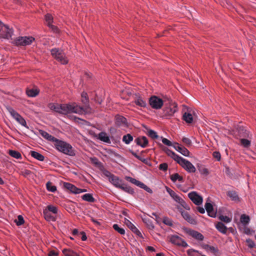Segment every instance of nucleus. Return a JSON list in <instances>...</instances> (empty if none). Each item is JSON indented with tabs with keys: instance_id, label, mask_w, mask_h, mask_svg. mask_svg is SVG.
I'll list each match as a JSON object with an SVG mask.
<instances>
[{
	"instance_id": "1",
	"label": "nucleus",
	"mask_w": 256,
	"mask_h": 256,
	"mask_svg": "<svg viewBox=\"0 0 256 256\" xmlns=\"http://www.w3.org/2000/svg\"><path fill=\"white\" fill-rule=\"evenodd\" d=\"M48 108L51 110L64 115L72 113L82 114L86 112L83 107L78 106L75 102L63 104L50 103L48 104Z\"/></svg>"
},
{
	"instance_id": "2",
	"label": "nucleus",
	"mask_w": 256,
	"mask_h": 256,
	"mask_svg": "<svg viewBox=\"0 0 256 256\" xmlns=\"http://www.w3.org/2000/svg\"><path fill=\"white\" fill-rule=\"evenodd\" d=\"M54 148L59 152L70 156H74L76 151L72 146L66 141L56 139L54 144Z\"/></svg>"
},
{
	"instance_id": "3",
	"label": "nucleus",
	"mask_w": 256,
	"mask_h": 256,
	"mask_svg": "<svg viewBox=\"0 0 256 256\" xmlns=\"http://www.w3.org/2000/svg\"><path fill=\"white\" fill-rule=\"evenodd\" d=\"M178 111L177 104L175 102L170 100L168 104H165V107L163 110V117L166 119L172 118Z\"/></svg>"
},
{
	"instance_id": "4",
	"label": "nucleus",
	"mask_w": 256,
	"mask_h": 256,
	"mask_svg": "<svg viewBox=\"0 0 256 256\" xmlns=\"http://www.w3.org/2000/svg\"><path fill=\"white\" fill-rule=\"evenodd\" d=\"M50 52L52 57L61 64H66L68 63V60L63 50L58 48H54L51 50Z\"/></svg>"
},
{
	"instance_id": "5",
	"label": "nucleus",
	"mask_w": 256,
	"mask_h": 256,
	"mask_svg": "<svg viewBox=\"0 0 256 256\" xmlns=\"http://www.w3.org/2000/svg\"><path fill=\"white\" fill-rule=\"evenodd\" d=\"M104 174L108 178L109 182L116 188H120L124 183L123 180L119 177L112 174L108 170H104Z\"/></svg>"
},
{
	"instance_id": "6",
	"label": "nucleus",
	"mask_w": 256,
	"mask_h": 256,
	"mask_svg": "<svg viewBox=\"0 0 256 256\" xmlns=\"http://www.w3.org/2000/svg\"><path fill=\"white\" fill-rule=\"evenodd\" d=\"M34 40L32 36H18L13 40V44L16 46H26L30 45Z\"/></svg>"
},
{
	"instance_id": "7",
	"label": "nucleus",
	"mask_w": 256,
	"mask_h": 256,
	"mask_svg": "<svg viewBox=\"0 0 256 256\" xmlns=\"http://www.w3.org/2000/svg\"><path fill=\"white\" fill-rule=\"evenodd\" d=\"M177 162L189 173L194 172L196 170V168L192 162L182 156Z\"/></svg>"
},
{
	"instance_id": "8",
	"label": "nucleus",
	"mask_w": 256,
	"mask_h": 256,
	"mask_svg": "<svg viewBox=\"0 0 256 256\" xmlns=\"http://www.w3.org/2000/svg\"><path fill=\"white\" fill-rule=\"evenodd\" d=\"M149 104L154 109L159 110L164 104L162 100L157 96H152L149 98Z\"/></svg>"
},
{
	"instance_id": "9",
	"label": "nucleus",
	"mask_w": 256,
	"mask_h": 256,
	"mask_svg": "<svg viewBox=\"0 0 256 256\" xmlns=\"http://www.w3.org/2000/svg\"><path fill=\"white\" fill-rule=\"evenodd\" d=\"M8 110L12 118L20 124L26 128H28L26 120L17 112L12 108H9Z\"/></svg>"
},
{
	"instance_id": "10",
	"label": "nucleus",
	"mask_w": 256,
	"mask_h": 256,
	"mask_svg": "<svg viewBox=\"0 0 256 256\" xmlns=\"http://www.w3.org/2000/svg\"><path fill=\"white\" fill-rule=\"evenodd\" d=\"M134 102L138 106L146 108L147 106L146 100L139 93H135L133 96Z\"/></svg>"
},
{
	"instance_id": "11",
	"label": "nucleus",
	"mask_w": 256,
	"mask_h": 256,
	"mask_svg": "<svg viewBox=\"0 0 256 256\" xmlns=\"http://www.w3.org/2000/svg\"><path fill=\"white\" fill-rule=\"evenodd\" d=\"M189 198L196 205L200 206L202 203V197L196 192H192L188 194Z\"/></svg>"
},
{
	"instance_id": "12",
	"label": "nucleus",
	"mask_w": 256,
	"mask_h": 256,
	"mask_svg": "<svg viewBox=\"0 0 256 256\" xmlns=\"http://www.w3.org/2000/svg\"><path fill=\"white\" fill-rule=\"evenodd\" d=\"M124 223L136 236L140 238H144L141 232L129 220L126 218H124Z\"/></svg>"
},
{
	"instance_id": "13",
	"label": "nucleus",
	"mask_w": 256,
	"mask_h": 256,
	"mask_svg": "<svg viewBox=\"0 0 256 256\" xmlns=\"http://www.w3.org/2000/svg\"><path fill=\"white\" fill-rule=\"evenodd\" d=\"M170 241L176 245L182 246L184 248H186L188 246L187 242L178 236H172L170 238Z\"/></svg>"
},
{
	"instance_id": "14",
	"label": "nucleus",
	"mask_w": 256,
	"mask_h": 256,
	"mask_svg": "<svg viewBox=\"0 0 256 256\" xmlns=\"http://www.w3.org/2000/svg\"><path fill=\"white\" fill-rule=\"evenodd\" d=\"M173 148L178 152L185 156H188L190 152L184 146H180L178 143L174 142L172 145Z\"/></svg>"
},
{
	"instance_id": "15",
	"label": "nucleus",
	"mask_w": 256,
	"mask_h": 256,
	"mask_svg": "<svg viewBox=\"0 0 256 256\" xmlns=\"http://www.w3.org/2000/svg\"><path fill=\"white\" fill-rule=\"evenodd\" d=\"M205 209L209 216L212 218H216V211L213 207L212 204L210 202H206L205 204Z\"/></svg>"
},
{
	"instance_id": "16",
	"label": "nucleus",
	"mask_w": 256,
	"mask_h": 256,
	"mask_svg": "<svg viewBox=\"0 0 256 256\" xmlns=\"http://www.w3.org/2000/svg\"><path fill=\"white\" fill-rule=\"evenodd\" d=\"M187 233L198 241H202L204 239V236L198 231L193 230H188Z\"/></svg>"
},
{
	"instance_id": "17",
	"label": "nucleus",
	"mask_w": 256,
	"mask_h": 256,
	"mask_svg": "<svg viewBox=\"0 0 256 256\" xmlns=\"http://www.w3.org/2000/svg\"><path fill=\"white\" fill-rule=\"evenodd\" d=\"M38 132H39V134L44 139H46V140H47L49 142H54H54H56V140L57 139V138L50 135L48 132H46L44 130H38Z\"/></svg>"
},
{
	"instance_id": "18",
	"label": "nucleus",
	"mask_w": 256,
	"mask_h": 256,
	"mask_svg": "<svg viewBox=\"0 0 256 256\" xmlns=\"http://www.w3.org/2000/svg\"><path fill=\"white\" fill-rule=\"evenodd\" d=\"M137 145L140 146L142 148H146L148 144V140L144 136H139L134 140Z\"/></svg>"
},
{
	"instance_id": "19",
	"label": "nucleus",
	"mask_w": 256,
	"mask_h": 256,
	"mask_svg": "<svg viewBox=\"0 0 256 256\" xmlns=\"http://www.w3.org/2000/svg\"><path fill=\"white\" fill-rule=\"evenodd\" d=\"M45 20L47 26L50 28H52L54 31H57V27L52 24V23L53 22V17L50 14H47L45 15Z\"/></svg>"
},
{
	"instance_id": "20",
	"label": "nucleus",
	"mask_w": 256,
	"mask_h": 256,
	"mask_svg": "<svg viewBox=\"0 0 256 256\" xmlns=\"http://www.w3.org/2000/svg\"><path fill=\"white\" fill-rule=\"evenodd\" d=\"M181 214L184 218L188 222L192 224H195L196 222L194 218L191 216L188 213V212L181 210Z\"/></svg>"
},
{
	"instance_id": "21",
	"label": "nucleus",
	"mask_w": 256,
	"mask_h": 256,
	"mask_svg": "<svg viewBox=\"0 0 256 256\" xmlns=\"http://www.w3.org/2000/svg\"><path fill=\"white\" fill-rule=\"evenodd\" d=\"M164 152L166 154L174 159L176 162L180 158V156L176 154L174 152L170 150L168 148L164 147L162 148Z\"/></svg>"
},
{
	"instance_id": "22",
	"label": "nucleus",
	"mask_w": 256,
	"mask_h": 256,
	"mask_svg": "<svg viewBox=\"0 0 256 256\" xmlns=\"http://www.w3.org/2000/svg\"><path fill=\"white\" fill-rule=\"evenodd\" d=\"M166 192L170 195L172 198L176 202L179 203L182 198L178 196L173 190L166 186Z\"/></svg>"
},
{
	"instance_id": "23",
	"label": "nucleus",
	"mask_w": 256,
	"mask_h": 256,
	"mask_svg": "<svg viewBox=\"0 0 256 256\" xmlns=\"http://www.w3.org/2000/svg\"><path fill=\"white\" fill-rule=\"evenodd\" d=\"M98 138L106 143L110 144L111 142L109 136L104 132H100L98 135Z\"/></svg>"
},
{
	"instance_id": "24",
	"label": "nucleus",
	"mask_w": 256,
	"mask_h": 256,
	"mask_svg": "<svg viewBox=\"0 0 256 256\" xmlns=\"http://www.w3.org/2000/svg\"><path fill=\"white\" fill-rule=\"evenodd\" d=\"M126 118L120 115H117L115 117V123L118 126H124L126 124Z\"/></svg>"
},
{
	"instance_id": "25",
	"label": "nucleus",
	"mask_w": 256,
	"mask_h": 256,
	"mask_svg": "<svg viewBox=\"0 0 256 256\" xmlns=\"http://www.w3.org/2000/svg\"><path fill=\"white\" fill-rule=\"evenodd\" d=\"M64 186L65 188L70 190L72 193L77 194L78 188L74 185L69 182H64Z\"/></svg>"
},
{
	"instance_id": "26",
	"label": "nucleus",
	"mask_w": 256,
	"mask_h": 256,
	"mask_svg": "<svg viewBox=\"0 0 256 256\" xmlns=\"http://www.w3.org/2000/svg\"><path fill=\"white\" fill-rule=\"evenodd\" d=\"M170 179L173 182H176V181H178L181 183L184 182V178L178 173H175L170 175Z\"/></svg>"
},
{
	"instance_id": "27",
	"label": "nucleus",
	"mask_w": 256,
	"mask_h": 256,
	"mask_svg": "<svg viewBox=\"0 0 256 256\" xmlns=\"http://www.w3.org/2000/svg\"><path fill=\"white\" fill-rule=\"evenodd\" d=\"M182 120L187 124H191L193 122V116L190 112H185L183 114Z\"/></svg>"
},
{
	"instance_id": "28",
	"label": "nucleus",
	"mask_w": 256,
	"mask_h": 256,
	"mask_svg": "<svg viewBox=\"0 0 256 256\" xmlns=\"http://www.w3.org/2000/svg\"><path fill=\"white\" fill-rule=\"evenodd\" d=\"M40 92V90L38 88H28L26 90V94L29 97H35Z\"/></svg>"
},
{
	"instance_id": "29",
	"label": "nucleus",
	"mask_w": 256,
	"mask_h": 256,
	"mask_svg": "<svg viewBox=\"0 0 256 256\" xmlns=\"http://www.w3.org/2000/svg\"><path fill=\"white\" fill-rule=\"evenodd\" d=\"M216 228L221 233L226 234L227 232L226 226L222 222H218L216 226Z\"/></svg>"
},
{
	"instance_id": "30",
	"label": "nucleus",
	"mask_w": 256,
	"mask_h": 256,
	"mask_svg": "<svg viewBox=\"0 0 256 256\" xmlns=\"http://www.w3.org/2000/svg\"><path fill=\"white\" fill-rule=\"evenodd\" d=\"M83 200L90 202H94L96 201L95 198L91 194H86L82 196Z\"/></svg>"
},
{
	"instance_id": "31",
	"label": "nucleus",
	"mask_w": 256,
	"mask_h": 256,
	"mask_svg": "<svg viewBox=\"0 0 256 256\" xmlns=\"http://www.w3.org/2000/svg\"><path fill=\"white\" fill-rule=\"evenodd\" d=\"M240 221L243 226H246L250 222V218L248 215L242 214L240 216Z\"/></svg>"
},
{
	"instance_id": "32",
	"label": "nucleus",
	"mask_w": 256,
	"mask_h": 256,
	"mask_svg": "<svg viewBox=\"0 0 256 256\" xmlns=\"http://www.w3.org/2000/svg\"><path fill=\"white\" fill-rule=\"evenodd\" d=\"M227 195L230 199L235 202L239 201V197L236 192L234 190H230L228 192Z\"/></svg>"
},
{
	"instance_id": "33",
	"label": "nucleus",
	"mask_w": 256,
	"mask_h": 256,
	"mask_svg": "<svg viewBox=\"0 0 256 256\" xmlns=\"http://www.w3.org/2000/svg\"><path fill=\"white\" fill-rule=\"evenodd\" d=\"M120 189L124 191L125 192L133 194L134 193V188H132L130 186H128L126 184H124V182L122 186V187L120 188Z\"/></svg>"
},
{
	"instance_id": "34",
	"label": "nucleus",
	"mask_w": 256,
	"mask_h": 256,
	"mask_svg": "<svg viewBox=\"0 0 256 256\" xmlns=\"http://www.w3.org/2000/svg\"><path fill=\"white\" fill-rule=\"evenodd\" d=\"M43 214L44 215V218L46 221H56V218L54 216L51 215V214L48 212L47 210H44Z\"/></svg>"
},
{
	"instance_id": "35",
	"label": "nucleus",
	"mask_w": 256,
	"mask_h": 256,
	"mask_svg": "<svg viewBox=\"0 0 256 256\" xmlns=\"http://www.w3.org/2000/svg\"><path fill=\"white\" fill-rule=\"evenodd\" d=\"M30 154L36 160L41 162L44 160V156L41 154L36 151H31Z\"/></svg>"
},
{
	"instance_id": "36",
	"label": "nucleus",
	"mask_w": 256,
	"mask_h": 256,
	"mask_svg": "<svg viewBox=\"0 0 256 256\" xmlns=\"http://www.w3.org/2000/svg\"><path fill=\"white\" fill-rule=\"evenodd\" d=\"M126 179L127 180H128V182H130L135 184L136 186L140 188L141 186V185L142 183L140 181H139V180H138L134 178H132V177H130V176H126Z\"/></svg>"
},
{
	"instance_id": "37",
	"label": "nucleus",
	"mask_w": 256,
	"mask_h": 256,
	"mask_svg": "<svg viewBox=\"0 0 256 256\" xmlns=\"http://www.w3.org/2000/svg\"><path fill=\"white\" fill-rule=\"evenodd\" d=\"M133 140V136L130 134H127L123 136L122 142L126 144H130Z\"/></svg>"
},
{
	"instance_id": "38",
	"label": "nucleus",
	"mask_w": 256,
	"mask_h": 256,
	"mask_svg": "<svg viewBox=\"0 0 256 256\" xmlns=\"http://www.w3.org/2000/svg\"><path fill=\"white\" fill-rule=\"evenodd\" d=\"M9 154L16 159H20L22 158V155L18 151L14 150H10L9 151Z\"/></svg>"
},
{
	"instance_id": "39",
	"label": "nucleus",
	"mask_w": 256,
	"mask_h": 256,
	"mask_svg": "<svg viewBox=\"0 0 256 256\" xmlns=\"http://www.w3.org/2000/svg\"><path fill=\"white\" fill-rule=\"evenodd\" d=\"M187 254L188 256H199L202 253L198 250L191 248L187 250Z\"/></svg>"
},
{
	"instance_id": "40",
	"label": "nucleus",
	"mask_w": 256,
	"mask_h": 256,
	"mask_svg": "<svg viewBox=\"0 0 256 256\" xmlns=\"http://www.w3.org/2000/svg\"><path fill=\"white\" fill-rule=\"evenodd\" d=\"M112 228L120 234L122 235H124L125 234V230L124 228L120 227L118 224H113Z\"/></svg>"
},
{
	"instance_id": "41",
	"label": "nucleus",
	"mask_w": 256,
	"mask_h": 256,
	"mask_svg": "<svg viewBox=\"0 0 256 256\" xmlns=\"http://www.w3.org/2000/svg\"><path fill=\"white\" fill-rule=\"evenodd\" d=\"M44 210H47L49 212H52L54 214H56L58 211L57 207L52 204L48 205Z\"/></svg>"
},
{
	"instance_id": "42",
	"label": "nucleus",
	"mask_w": 256,
	"mask_h": 256,
	"mask_svg": "<svg viewBox=\"0 0 256 256\" xmlns=\"http://www.w3.org/2000/svg\"><path fill=\"white\" fill-rule=\"evenodd\" d=\"M46 188L48 190L54 192L56 190V186L48 182L46 184Z\"/></svg>"
},
{
	"instance_id": "43",
	"label": "nucleus",
	"mask_w": 256,
	"mask_h": 256,
	"mask_svg": "<svg viewBox=\"0 0 256 256\" xmlns=\"http://www.w3.org/2000/svg\"><path fill=\"white\" fill-rule=\"evenodd\" d=\"M148 135L152 139H156L158 138L156 132L152 130H148Z\"/></svg>"
},
{
	"instance_id": "44",
	"label": "nucleus",
	"mask_w": 256,
	"mask_h": 256,
	"mask_svg": "<svg viewBox=\"0 0 256 256\" xmlns=\"http://www.w3.org/2000/svg\"><path fill=\"white\" fill-rule=\"evenodd\" d=\"M82 96V102L85 104L88 103V94L86 92H84L81 94Z\"/></svg>"
},
{
	"instance_id": "45",
	"label": "nucleus",
	"mask_w": 256,
	"mask_h": 256,
	"mask_svg": "<svg viewBox=\"0 0 256 256\" xmlns=\"http://www.w3.org/2000/svg\"><path fill=\"white\" fill-rule=\"evenodd\" d=\"M205 249L207 250H208L210 251V252L216 254L218 252V249L217 248L214 247V246H211L208 244H206L204 246Z\"/></svg>"
},
{
	"instance_id": "46",
	"label": "nucleus",
	"mask_w": 256,
	"mask_h": 256,
	"mask_svg": "<svg viewBox=\"0 0 256 256\" xmlns=\"http://www.w3.org/2000/svg\"><path fill=\"white\" fill-rule=\"evenodd\" d=\"M14 222L17 226H21L24 222V218L21 215L18 216V218L15 220Z\"/></svg>"
},
{
	"instance_id": "47",
	"label": "nucleus",
	"mask_w": 256,
	"mask_h": 256,
	"mask_svg": "<svg viewBox=\"0 0 256 256\" xmlns=\"http://www.w3.org/2000/svg\"><path fill=\"white\" fill-rule=\"evenodd\" d=\"M242 145L244 148H248L250 145V141L245 138H241L240 140Z\"/></svg>"
},
{
	"instance_id": "48",
	"label": "nucleus",
	"mask_w": 256,
	"mask_h": 256,
	"mask_svg": "<svg viewBox=\"0 0 256 256\" xmlns=\"http://www.w3.org/2000/svg\"><path fill=\"white\" fill-rule=\"evenodd\" d=\"M200 174L202 175L206 176L209 174V171L208 169L206 168L202 167L198 168Z\"/></svg>"
},
{
	"instance_id": "49",
	"label": "nucleus",
	"mask_w": 256,
	"mask_h": 256,
	"mask_svg": "<svg viewBox=\"0 0 256 256\" xmlns=\"http://www.w3.org/2000/svg\"><path fill=\"white\" fill-rule=\"evenodd\" d=\"M246 242L247 243L248 248H252L256 246V244L250 238H248L246 240Z\"/></svg>"
},
{
	"instance_id": "50",
	"label": "nucleus",
	"mask_w": 256,
	"mask_h": 256,
	"mask_svg": "<svg viewBox=\"0 0 256 256\" xmlns=\"http://www.w3.org/2000/svg\"><path fill=\"white\" fill-rule=\"evenodd\" d=\"M219 219L226 223H228L231 222L232 218L226 216H220Z\"/></svg>"
},
{
	"instance_id": "51",
	"label": "nucleus",
	"mask_w": 256,
	"mask_h": 256,
	"mask_svg": "<svg viewBox=\"0 0 256 256\" xmlns=\"http://www.w3.org/2000/svg\"><path fill=\"white\" fill-rule=\"evenodd\" d=\"M162 222L166 225L168 226H172V221L171 219L167 218V217H164L163 218Z\"/></svg>"
},
{
	"instance_id": "52",
	"label": "nucleus",
	"mask_w": 256,
	"mask_h": 256,
	"mask_svg": "<svg viewBox=\"0 0 256 256\" xmlns=\"http://www.w3.org/2000/svg\"><path fill=\"white\" fill-rule=\"evenodd\" d=\"M160 139L164 144L167 146H172V142L169 140L168 139L163 138L162 136L160 137Z\"/></svg>"
},
{
	"instance_id": "53",
	"label": "nucleus",
	"mask_w": 256,
	"mask_h": 256,
	"mask_svg": "<svg viewBox=\"0 0 256 256\" xmlns=\"http://www.w3.org/2000/svg\"><path fill=\"white\" fill-rule=\"evenodd\" d=\"M182 206L186 210H190V206L182 198L181 200L178 203Z\"/></svg>"
},
{
	"instance_id": "54",
	"label": "nucleus",
	"mask_w": 256,
	"mask_h": 256,
	"mask_svg": "<svg viewBox=\"0 0 256 256\" xmlns=\"http://www.w3.org/2000/svg\"><path fill=\"white\" fill-rule=\"evenodd\" d=\"M212 156L218 161H220L221 159V154L219 152H214L212 154Z\"/></svg>"
},
{
	"instance_id": "55",
	"label": "nucleus",
	"mask_w": 256,
	"mask_h": 256,
	"mask_svg": "<svg viewBox=\"0 0 256 256\" xmlns=\"http://www.w3.org/2000/svg\"><path fill=\"white\" fill-rule=\"evenodd\" d=\"M168 166L166 163H162L159 166V169L163 171H166L168 170Z\"/></svg>"
},
{
	"instance_id": "56",
	"label": "nucleus",
	"mask_w": 256,
	"mask_h": 256,
	"mask_svg": "<svg viewBox=\"0 0 256 256\" xmlns=\"http://www.w3.org/2000/svg\"><path fill=\"white\" fill-rule=\"evenodd\" d=\"M21 173L26 178L32 174V172L28 170H24L22 171Z\"/></svg>"
},
{
	"instance_id": "57",
	"label": "nucleus",
	"mask_w": 256,
	"mask_h": 256,
	"mask_svg": "<svg viewBox=\"0 0 256 256\" xmlns=\"http://www.w3.org/2000/svg\"><path fill=\"white\" fill-rule=\"evenodd\" d=\"M182 142L188 146H190L192 144L191 140L190 138H185V137L183 138H182Z\"/></svg>"
},
{
	"instance_id": "58",
	"label": "nucleus",
	"mask_w": 256,
	"mask_h": 256,
	"mask_svg": "<svg viewBox=\"0 0 256 256\" xmlns=\"http://www.w3.org/2000/svg\"><path fill=\"white\" fill-rule=\"evenodd\" d=\"M140 188H143L144 190H146V192H148L150 193L152 192V190L149 187H148L146 185L144 184L143 182L142 183L141 186Z\"/></svg>"
},
{
	"instance_id": "59",
	"label": "nucleus",
	"mask_w": 256,
	"mask_h": 256,
	"mask_svg": "<svg viewBox=\"0 0 256 256\" xmlns=\"http://www.w3.org/2000/svg\"><path fill=\"white\" fill-rule=\"evenodd\" d=\"M80 234H82V238L81 239L82 241H85L87 239V237L86 236V233L84 232H80Z\"/></svg>"
},
{
	"instance_id": "60",
	"label": "nucleus",
	"mask_w": 256,
	"mask_h": 256,
	"mask_svg": "<svg viewBox=\"0 0 256 256\" xmlns=\"http://www.w3.org/2000/svg\"><path fill=\"white\" fill-rule=\"evenodd\" d=\"M205 210L206 209L203 208L202 207L198 206L197 208L198 211L202 214H203L205 212Z\"/></svg>"
},
{
	"instance_id": "61",
	"label": "nucleus",
	"mask_w": 256,
	"mask_h": 256,
	"mask_svg": "<svg viewBox=\"0 0 256 256\" xmlns=\"http://www.w3.org/2000/svg\"><path fill=\"white\" fill-rule=\"evenodd\" d=\"M58 254L57 252H56L54 250H51L50 252L48 254V256H56Z\"/></svg>"
},
{
	"instance_id": "62",
	"label": "nucleus",
	"mask_w": 256,
	"mask_h": 256,
	"mask_svg": "<svg viewBox=\"0 0 256 256\" xmlns=\"http://www.w3.org/2000/svg\"><path fill=\"white\" fill-rule=\"evenodd\" d=\"M86 192V189H82V188H78L77 194H80L82 192Z\"/></svg>"
},
{
	"instance_id": "63",
	"label": "nucleus",
	"mask_w": 256,
	"mask_h": 256,
	"mask_svg": "<svg viewBox=\"0 0 256 256\" xmlns=\"http://www.w3.org/2000/svg\"><path fill=\"white\" fill-rule=\"evenodd\" d=\"M148 250L150 252H154L155 251V248L154 247L151 246H148Z\"/></svg>"
},
{
	"instance_id": "64",
	"label": "nucleus",
	"mask_w": 256,
	"mask_h": 256,
	"mask_svg": "<svg viewBox=\"0 0 256 256\" xmlns=\"http://www.w3.org/2000/svg\"><path fill=\"white\" fill-rule=\"evenodd\" d=\"M138 160H140V161H142V162H144V163H146V162H147V159H146V158H142L140 157V156L139 158H138Z\"/></svg>"
}]
</instances>
